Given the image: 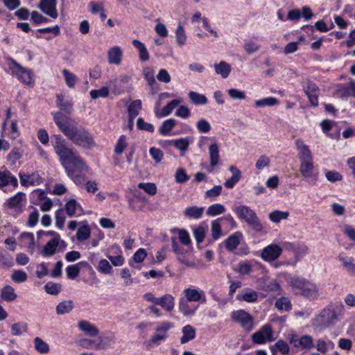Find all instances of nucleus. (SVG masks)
I'll use <instances>...</instances> for the list:
<instances>
[{
    "mask_svg": "<svg viewBox=\"0 0 355 355\" xmlns=\"http://www.w3.org/2000/svg\"><path fill=\"white\" fill-rule=\"evenodd\" d=\"M51 143L68 176L76 184H83L85 179L82 173L87 171V166L77 151L69 147L65 139L60 135H53Z\"/></svg>",
    "mask_w": 355,
    "mask_h": 355,
    "instance_id": "obj_1",
    "label": "nucleus"
},
{
    "mask_svg": "<svg viewBox=\"0 0 355 355\" xmlns=\"http://www.w3.org/2000/svg\"><path fill=\"white\" fill-rule=\"evenodd\" d=\"M20 182L24 187L39 185L42 182V178L37 173L29 175L19 173Z\"/></svg>",
    "mask_w": 355,
    "mask_h": 355,
    "instance_id": "obj_18",
    "label": "nucleus"
},
{
    "mask_svg": "<svg viewBox=\"0 0 355 355\" xmlns=\"http://www.w3.org/2000/svg\"><path fill=\"white\" fill-rule=\"evenodd\" d=\"M141 110V101L140 100L133 101L128 107L129 118L135 119Z\"/></svg>",
    "mask_w": 355,
    "mask_h": 355,
    "instance_id": "obj_47",
    "label": "nucleus"
},
{
    "mask_svg": "<svg viewBox=\"0 0 355 355\" xmlns=\"http://www.w3.org/2000/svg\"><path fill=\"white\" fill-rule=\"evenodd\" d=\"M261 288L266 292H275L277 295L282 291L281 286L275 279H265Z\"/></svg>",
    "mask_w": 355,
    "mask_h": 355,
    "instance_id": "obj_32",
    "label": "nucleus"
},
{
    "mask_svg": "<svg viewBox=\"0 0 355 355\" xmlns=\"http://www.w3.org/2000/svg\"><path fill=\"white\" fill-rule=\"evenodd\" d=\"M23 152L19 148H15L8 155V161L11 164H15L22 157Z\"/></svg>",
    "mask_w": 355,
    "mask_h": 355,
    "instance_id": "obj_62",
    "label": "nucleus"
},
{
    "mask_svg": "<svg viewBox=\"0 0 355 355\" xmlns=\"http://www.w3.org/2000/svg\"><path fill=\"white\" fill-rule=\"evenodd\" d=\"M252 340L254 343L263 344L267 340H272V330L270 324H265L259 331L252 335Z\"/></svg>",
    "mask_w": 355,
    "mask_h": 355,
    "instance_id": "obj_9",
    "label": "nucleus"
},
{
    "mask_svg": "<svg viewBox=\"0 0 355 355\" xmlns=\"http://www.w3.org/2000/svg\"><path fill=\"white\" fill-rule=\"evenodd\" d=\"M234 211L238 218L245 222L256 214V212L250 207L246 205H239L235 207Z\"/></svg>",
    "mask_w": 355,
    "mask_h": 355,
    "instance_id": "obj_21",
    "label": "nucleus"
},
{
    "mask_svg": "<svg viewBox=\"0 0 355 355\" xmlns=\"http://www.w3.org/2000/svg\"><path fill=\"white\" fill-rule=\"evenodd\" d=\"M176 122L173 119L164 121L159 128V132L162 135H166L175 126Z\"/></svg>",
    "mask_w": 355,
    "mask_h": 355,
    "instance_id": "obj_54",
    "label": "nucleus"
},
{
    "mask_svg": "<svg viewBox=\"0 0 355 355\" xmlns=\"http://www.w3.org/2000/svg\"><path fill=\"white\" fill-rule=\"evenodd\" d=\"M44 289L47 293L56 295L60 292L61 285L50 282L45 284Z\"/></svg>",
    "mask_w": 355,
    "mask_h": 355,
    "instance_id": "obj_61",
    "label": "nucleus"
},
{
    "mask_svg": "<svg viewBox=\"0 0 355 355\" xmlns=\"http://www.w3.org/2000/svg\"><path fill=\"white\" fill-rule=\"evenodd\" d=\"M60 244V235H56L44 245L43 254L45 257L53 256L56 251V248Z\"/></svg>",
    "mask_w": 355,
    "mask_h": 355,
    "instance_id": "obj_26",
    "label": "nucleus"
},
{
    "mask_svg": "<svg viewBox=\"0 0 355 355\" xmlns=\"http://www.w3.org/2000/svg\"><path fill=\"white\" fill-rule=\"evenodd\" d=\"M242 239V234L241 232H235L230 235L225 241L224 245L226 249L229 251L234 250L241 242Z\"/></svg>",
    "mask_w": 355,
    "mask_h": 355,
    "instance_id": "obj_25",
    "label": "nucleus"
},
{
    "mask_svg": "<svg viewBox=\"0 0 355 355\" xmlns=\"http://www.w3.org/2000/svg\"><path fill=\"white\" fill-rule=\"evenodd\" d=\"M247 225L255 232H263V225L257 214L245 222Z\"/></svg>",
    "mask_w": 355,
    "mask_h": 355,
    "instance_id": "obj_43",
    "label": "nucleus"
},
{
    "mask_svg": "<svg viewBox=\"0 0 355 355\" xmlns=\"http://www.w3.org/2000/svg\"><path fill=\"white\" fill-rule=\"evenodd\" d=\"M258 293L252 289H247L242 295H238L236 299L247 302H254L258 300Z\"/></svg>",
    "mask_w": 355,
    "mask_h": 355,
    "instance_id": "obj_39",
    "label": "nucleus"
},
{
    "mask_svg": "<svg viewBox=\"0 0 355 355\" xmlns=\"http://www.w3.org/2000/svg\"><path fill=\"white\" fill-rule=\"evenodd\" d=\"M288 216L289 212L279 210L273 211L268 215L269 219L275 223H278L282 220H286L288 218Z\"/></svg>",
    "mask_w": 355,
    "mask_h": 355,
    "instance_id": "obj_45",
    "label": "nucleus"
},
{
    "mask_svg": "<svg viewBox=\"0 0 355 355\" xmlns=\"http://www.w3.org/2000/svg\"><path fill=\"white\" fill-rule=\"evenodd\" d=\"M53 118L60 130L76 146L87 149L95 146L92 135L72 118L60 112L53 113Z\"/></svg>",
    "mask_w": 355,
    "mask_h": 355,
    "instance_id": "obj_4",
    "label": "nucleus"
},
{
    "mask_svg": "<svg viewBox=\"0 0 355 355\" xmlns=\"http://www.w3.org/2000/svg\"><path fill=\"white\" fill-rule=\"evenodd\" d=\"M209 155L210 165L212 167L216 166L219 162V147L216 143L211 144L209 147Z\"/></svg>",
    "mask_w": 355,
    "mask_h": 355,
    "instance_id": "obj_34",
    "label": "nucleus"
},
{
    "mask_svg": "<svg viewBox=\"0 0 355 355\" xmlns=\"http://www.w3.org/2000/svg\"><path fill=\"white\" fill-rule=\"evenodd\" d=\"M182 331L183 334V336L180 338V342L182 344L188 343L189 341L193 340L196 336L195 329L189 324L184 326L182 328Z\"/></svg>",
    "mask_w": 355,
    "mask_h": 355,
    "instance_id": "obj_38",
    "label": "nucleus"
},
{
    "mask_svg": "<svg viewBox=\"0 0 355 355\" xmlns=\"http://www.w3.org/2000/svg\"><path fill=\"white\" fill-rule=\"evenodd\" d=\"M176 42L179 46H183L187 41V35L184 27L179 24L175 31Z\"/></svg>",
    "mask_w": 355,
    "mask_h": 355,
    "instance_id": "obj_59",
    "label": "nucleus"
},
{
    "mask_svg": "<svg viewBox=\"0 0 355 355\" xmlns=\"http://www.w3.org/2000/svg\"><path fill=\"white\" fill-rule=\"evenodd\" d=\"M78 327L81 331L91 337H95L99 334L98 329L87 320L79 321Z\"/></svg>",
    "mask_w": 355,
    "mask_h": 355,
    "instance_id": "obj_22",
    "label": "nucleus"
},
{
    "mask_svg": "<svg viewBox=\"0 0 355 355\" xmlns=\"http://www.w3.org/2000/svg\"><path fill=\"white\" fill-rule=\"evenodd\" d=\"M204 209V207L196 206L189 207L184 211V215L187 218L199 219L202 217Z\"/></svg>",
    "mask_w": 355,
    "mask_h": 355,
    "instance_id": "obj_35",
    "label": "nucleus"
},
{
    "mask_svg": "<svg viewBox=\"0 0 355 355\" xmlns=\"http://www.w3.org/2000/svg\"><path fill=\"white\" fill-rule=\"evenodd\" d=\"M65 209L69 216H73L78 209H81V207L75 199H71L65 205Z\"/></svg>",
    "mask_w": 355,
    "mask_h": 355,
    "instance_id": "obj_55",
    "label": "nucleus"
},
{
    "mask_svg": "<svg viewBox=\"0 0 355 355\" xmlns=\"http://www.w3.org/2000/svg\"><path fill=\"white\" fill-rule=\"evenodd\" d=\"M291 343L295 347L301 346L303 349H310L313 347V340L310 336H302L300 338H292Z\"/></svg>",
    "mask_w": 355,
    "mask_h": 355,
    "instance_id": "obj_24",
    "label": "nucleus"
},
{
    "mask_svg": "<svg viewBox=\"0 0 355 355\" xmlns=\"http://www.w3.org/2000/svg\"><path fill=\"white\" fill-rule=\"evenodd\" d=\"M278 103V100L274 97L265 98L254 101V105L256 107H264L267 106L272 107L277 105Z\"/></svg>",
    "mask_w": 355,
    "mask_h": 355,
    "instance_id": "obj_49",
    "label": "nucleus"
},
{
    "mask_svg": "<svg viewBox=\"0 0 355 355\" xmlns=\"http://www.w3.org/2000/svg\"><path fill=\"white\" fill-rule=\"evenodd\" d=\"M128 143L126 141V137L121 135L117 141V143L114 147V153L116 155H121L127 148Z\"/></svg>",
    "mask_w": 355,
    "mask_h": 355,
    "instance_id": "obj_60",
    "label": "nucleus"
},
{
    "mask_svg": "<svg viewBox=\"0 0 355 355\" xmlns=\"http://www.w3.org/2000/svg\"><path fill=\"white\" fill-rule=\"evenodd\" d=\"M62 73L64 76V81L67 85L69 88H73L78 82V77L75 74L71 73L69 70L66 69L62 71Z\"/></svg>",
    "mask_w": 355,
    "mask_h": 355,
    "instance_id": "obj_42",
    "label": "nucleus"
},
{
    "mask_svg": "<svg viewBox=\"0 0 355 355\" xmlns=\"http://www.w3.org/2000/svg\"><path fill=\"white\" fill-rule=\"evenodd\" d=\"M343 268L350 275H355V259L353 257L340 254L338 257Z\"/></svg>",
    "mask_w": 355,
    "mask_h": 355,
    "instance_id": "obj_20",
    "label": "nucleus"
},
{
    "mask_svg": "<svg viewBox=\"0 0 355 355\" xmlns=\"http://www.w3.org/2000/svg\"><path fill=\"white\" fill-rule=\"evenodd\" d=\"M51 143L68 176L76 184H83L85 179L82 173L87 171V166L77 151L69 147L65 139L60 135H53Z\"/></svg>",
    "mask_w": 355,
    "mask_h": 355,
    "instance_id": "obj_3",
    "label": "nucleus"
},
{
    "mask_svg": "<svg viewBox=\"0 0 355 355\" xmlns=\"http://www.w3.org/2000/svg\"><path fill=\"white\" fill-rule=\"evenodd\" d=\"M11 184L14 187L18 186L17 178L12 176L9 171H0V187Z\"/></svg>",
    "mask_w": 355,
    "mask_h": 355,
    "instance_id": "obj_27",
    "label": "nucleus"
},
{
    "mask_svg": "<svg viewBox=\"0 0 355 355\" xmlns=\"http://www.w3.org/2000/svg\"><path fill=\"white\" fill-rule=\"evenodd\" d=\"M9 69L24 84L30 87L33 85V73L30 69L24 68L13 59L10 61Z\"/></svg>",
    "mask_w": 355,
    "mask_h": 355,
    "instance_id": "obj_7",
    "label": "nucleus"
},
{
    "mask_svg": "<svg viewBox=\"0 0 355 355\" xmlns=\"http://www.w3.org/2000/svg\"><path fill=\"white\" fill-rule=\"evenodd\" d=\"M225 208L222 204H214L208 207L207 209V214L211 216H215L225 213Z\"/></svg>",
    "mask_w": 355,
    "mask_h": 355,
    "instance_id": "obj_56",
    "label": "nucleus"
},
{
    "mask_svg": "<svg viewBox=\"0 0 355 355\" xmlns=\"http://www.w3.org/2000/svg\"><path fill=\"white\" fill-rule=\"evenodd\" d=\"M56 3L57 0H41L38 8L46 15L56 19L58 16Z\"/></svg>",
    "mask_w": 355,
    "mask_h": 355,
    "instance_id": "obj_14",
    "label": "nucleus"
},
{
    "mask_svg": "<svg viewBox=\"0 0 355 355\" xmlns=\"http://www.w3.org/2000/svg\"><path fill=\"white\" fill-rule=\"evenodd\" d=\"M132 44L139 52V58L140 60L142 62L148 61L150 58V55L145 44L138 40H134L132 41Z\"/></svg>",
    "mask_w": 355,
    "mask_h": 355,
    "instance_id": "obj_31",
    "label": "nucleus"
},
{
    "mask_svg": "<svg viewBox=\"0 0 355 355\" xmlns=\"http://www.w3.org/2000/svg\"><path fill=\"white\" fill-rule=\"evenodd\" d=\"M304 90L307 95L311 105L313 106H317L318 105L320 89L316 84L313 82L308 81L306 85L304 86Z\"/></svg>",
    "mask_w": 355,
    "mask_h": 355,
    "instance_id": "obj_15",
    "label": "nucleus"
},
{
    "mask_svg": "<svg viewBox=\"0 0 355 355\" xmlns=\"http://www.w3.org/2000/svg\"><path fill=\"white\" fill-rule=\"evenodd\" d=\"M91 234L90 228L88 225L80 227L76 233L77 239L79 241H83L89 239Z\"/></svg>",
    "mask_w": 355,
    "mask_h": 355,
    "instance_id": "obj_57",
    "label": "nucleus"
},
{
    "mask_svg": "<svg viewBox=\"0 0 355 355\" xmlns=\"http://www.w3.org/2000/svg\"><path fill=\"white\" fill-rule=\"evenodd\" d=\"M185 299L189 302L205 301V292L197 288H188L184 290Z\"/></svg>",
    "mask_w": 355,
    "mask_h": 355,
    "instance_id": "obj_17",
    "label": "nucleus"
},
{
    "mask_svg": "<svg viewBox=\"0 0 355 355\" xmlns=\"http://www.w3.org/2000/svg\"><path fill=\"white\" fill-rule=\"evenodd\" d=\"M189 98L195 105H205L207 103V97L196 92H190L189 93Z\"/></svg>",
    "mask_w": 355,
    "mask_h": 355,
    "instance_id": "obj_52",
    "label": "nucleus"
},
{
    "mask_svg": "<svg viewBox=\"0 0 355 355\" xmlns=\"http://www.w3.org/2000/svg\"><path fill=\"white\" fill-rule=\"evenodd\" d=\"M73 308L72 300H64L60 302L56 306V313L58 315H64L69 313Z\"/></svg>",
    "mask_w": 355,
    "mask_h": 355,
    "instance_id": "obj_40",
    "label": "nucleus"
},
{
    "mask_svg": "<svg viewBox=\"0 0 355 355\" xmlns=\"http://www.w3.org/2000/svg\"><path fill=\"white\" fill-rule=\"evenodd\" d=\"M51 143L68 176L76 184H83L85 179L82 173L87 171V166L77 151L69 147L65 139L60 135H53Z\"/></svg>",
    "mask_w": 355,
    "mask_h": 355,
    "instance_id": "obj_2",
    "label": "nucleus"
},
{
    "mask_svg": "<svg viewBox=\"0 0 355 355\" xmlns=\"http://www.w3.org/2000/svg\"><path fill=\"white\" fill-rule=\"evenodd\" d=\"M180 101L175 99L168 103L166 105H165L162 111L155 110V115L157 117L160 118L163 116H168L172 111L174 110L180 104Z\"/></svg>",
    "mask_w": 355,
    "mask_h": 355,
    "instance_id": "obj_33",
    "label": "nucleus"
},
{
    "mask_svg": "<svg viewBox=\"0 0 355 355\" xmlns=\"http://www.w3.org/2000/svg\"><path fill=\"white\" fill-rule=\"evenodd\" d=\"M20 239L31 251L34 250L35 240L33 234L30 232H24L20 235Z\"/></svg>",
    "mask_w": 355,
    "mask_h": 355,
    "instance_id": "obj_51",
    "label": "nucleus"
},
{
    "mask_svg": "<svg viewBox=\"0 0 355 355\" xmlns=\"http://www.w3.org/2000/svg\"><path fill=\"white\" fill-rule=\"evenodd\" d=\"M109 89L107 87H103L99 89H93L90 92V96L92 99H97L99 97H107L109 94Z\"/></svg>",
    "mask_w": 355,
    "mask_h": 355,
    "instance_id": "obj_63",
    "label": "nucleus"
},
{
    "mask_svg": "<svg viewBox=\"0 0 355 355\" xmlns=\"http://www.w3.org/2000/svg\"><path fill=\"white\" fill-rule=\"evenodd\" d=\"M233 320L241 324L245 330L250 331L252 328V317L244 310H239L232 313Z\"/></svg>",
    "mask_w": 355,
    "mask_h": 355,
    "instance_id": "obj_10",
    "label": "nucleus"
},
{
    "mask_svg": "<svg viewBox=\"0 0 355 355\" xmlns=\"http://www.w3.org/2000/svg\"><path fill=\"white\" fill-rule=\"evenodd\" d=\"M122 51L119 46L111 48L107 53L108 62L110 64H119L121 61Z\"/></svg>",
    "mask_w": 355,
    "mask_h": 355,
    "instance_id": "obj_30",
    "label": "nucleus"
},
{
    "mask_svg": "<svg viewBox=\"0 0 355 355\" xmlns=\"http://www.w3.org/2000/svg\"><path fill=\"white\" fill-rule=\"evenodd\" d=\"M282 249L276 244H271L264 248L261 252V258L267 261L276 260L282 254Z\"/></svg>",
    "mask_w": 355,
    "mask_h": 355,
    "instance_id": "obj_13",
    "label": "nucleus"
},
{
    "mask_svg": "<svg viewBox=\"0 0 355 355\" xmlns=\"http://www.w3.org/2000/svg\"><path fill=\"white\" fill-rule=\"evenodd\" d=\"M26 200L25 193L18 192L7 200L6 205L8 209H13L16 212L19 213L22 211L25 206Z\"/></svg>",
    "mask_w": 355,
    "mask_h": 355,
    "instance_id": "obj_11",
    "label": "nucleus"
},
{
    "mask_svg": "<svg viewBox=\"0 0 355 355\" xmlns=\"http://www.w3.org/2000/svg\"><path fill=\"white\" fill-rule=\"evenodd\" d=\"M288 284L294 294L300 295L309 300H315L320 295L317 284L304 277H292L289 279Z\"/></svg>",
    "mask_w": 355,
    "mask_h": 355,
    "instance_id": "obj_5",
    "label": "nucleus"
},
{
    "mask_svg": "<svg viewBox=\"0 0 355 355\" xmlns=\"http://www.w3.org/2000/svg\"><path fill=\"white\" fill-rule=\"evenodd\" d=\"M273 355H275L277 352H281L282 354L286 355L289 352V347L288 344L284 340H278L274 345L270 347Z\"/></svg>",
    "mask_w": 355,
    "mask_h": 355,
    "instance_id": "obj_44",
    "label": "nucleus"
},
{
    "mask_svg": "<svg viewBox=\"0 0 355 355\" xmlns=\"http://www.w3.org/2000/svg\"><path fill=\"white\" fill-rule=\"evenodd\" d=\"M155 305H159L166 311L171 312L175 306V299L171 294H166L157 298Z\"/></svg>",
    "mask_w": 355,
    "mask_h": 355,
    "instance_id": "obj_23",
    "label": "nucleus"
},
{
    "mask_svg": "<svg viewBox=\"0 0 355 355\" xmlns=\"http://www.w3.org/2000/svg\"><path fill=\"white\" fill-rule=\"evenodd\" d=\"M214 69L217 74L220 75L223 78H226L230 73L231 67L227 62L221 61L218 64H214Z\"/></svg>",
    "mask_w": 355,
    "mask_h": 355,
    "instance_id": "obj_37",
    "label": "nucleus"
},
{
    "mask_svg": "<svg viewBox=\"0 0 355 355\" xmlns=\"http://www.w3.org/2000/svg\"><path fill=\"white\" fill-rule=\"evenodd\" d=\"M222 220H228L230 223H234V218L230 215H227L224 217L218 218L211 222V236L214 241L218 240L222 236V230L220 221Z\"/></svg>",
    "mask_w": 355,
    "mask_h": 355,
    "instance_id": "obj_16",
    "label": "nucleus"
},
{
    "mask_svg": "<svg viewBox=\"0 0 355 355\" xmlns=\"http://www.w3.org/2000/svg\"><path fill=\"white\" fill-rule=\"evenodd\" d=\"M295 146L298 150V157L300 162L313 159L309 146H306L303 141L300 139L296 140Z\"/></svg>",
    "mask_w": 355,
    "mask_h": 355,
    "instance_id": "obj_19",
    "label": "nucleus"
},
{
    "mask_svg": "<svg viewBox=\"0 0 355 355\" xmlns=\"http://www.w3.org/2000/svg\"><path fill=\"white\" fill-rule=\"evenodd\" d=\"M344 311L343 304L327 306L315 318L314 324L322 329L334 325L343 318Z\"/></svg>",
    "mask_w": 355,
    "mask_h": 355,
    "instance_id": "obj_6",
    "label": "nucleus"
},
{
    "mask_svg": "<svg viewBox=\"0 0 355 355\" xmlns=\"http://www.w3.org/2000/svg\"><path fill=\"white\" fill-rule=\"evenodd\" d=\"M34 347L40 354H47L50 351L49 345L40 337L34 338Z\"/></svg>",
    "mask_w": 355,
    "mask_h": 355,
    "instance_id": "obj_46",
    "label": "nucleus"
},
{
    "mask_svg": "<svg viewBox=\"0 0 355 355\" xmlns=\"http://www.w3.org/2000/svg\"><path fill=\"white\" fill-rule=\"evenodd\" d=\"M1 297L6 302H12L17 299V295L15 292V289L9 285L5 286L1 291Z\"/></svg>",
    "mask_w": 355,
    "mask_h": 355,
    "instance_id": "obj_36",
    "label": "nucleus"
},
{
    "mask_svg": "<svg viewBox=\"0 0 355 355\" xmlns=\"http://www.w3.org/2000/svg\"><path fill=\"white\" fill-rule=\"evenodd\" d=\"M171 145L175 146L177 149L180 150L182 152H185L187 150L189 144L190 139L188 137L180 138L178 139H173L168 141Z\"/></svg>",
    "mask_w": 355,
    "mask_h": 355,
    "instance_id": "obj_41",
    "label": "nucleus"
},
{
    "mask_svg": "<svg viewBox=\"0 0 355 355\" xmlns=\"http://www.w3.org/2000/svg\"><path fill=\"white\" fill-rule=\"evenodd\" d=\"M143 75L146 80L148 84L153 87L154 84L156 83L155 79V72L154 70L149 67H146L143 69Z\"/></svg>",
    "mask_w": 355,
    "mask_h": 355,
    "instance_id": "obj_58",
    "label": "nucleus"
},
{
    "mask_svg": "<svg viewBox=\"0 0 355 355\" xmlns=\"http://www.w3.org/2000/svg\"><path fill=\"white\" fill-rule=\"evenodd\" d=\"M56 107L64 115L70 114L73 111V103L64 93L56 94Z\"/></svg>",
    "mask_w": 355,
    "mask_h": 355,
    "instance_id": "obj_12",
    "label": "nucleus"
},
{
    "mask_svg": "<svg viewBox=\"0 0 355 355\" xmlns=\"http://www.w3.org/2000/svg\"><path fill=\"white\" fill-rule=\"evenodd\" d=\"M313 159L300 162V171L304 178H311L313 175Z\"/></svg>",
    "mask_w": 355,
    "mask_h": 355,
    "instance_id": "obj_29",
    "label": "nucleus"
},
{
    "mask_svg": "<svg viewBox=\"0 0 355 355\" xmlns=\"http://www.w3.org/2000/svg\"><path fill=\"white\" fill-rule=\"evenodd\" d=\"M173 327V324L169 322H159L150 338L151 343L157 345H159L161 342L168 338V331Z\"/></svg>",
    "mask_w": 355,
    "mask_h": 355,
    "instance_id": "obj_8",
    "label": "nucleus"
},
{
    "mask_svg": "<svg viewBox=\"0 0 355 355\" xmlns=\"http://www.w3.org/2000/svg\"><path fill=\"white\" fill-rule=\"evenodd\" d=\"M196 128L200 133H208L211 130V125L206 119H200L196 123Z\"/></svg>",
    "mask_w": 355,
    "mask_h": 355,
    "instance_id": "obj_64",
    "label": "nucleus"
},
{
    "mask_svg": "<svg viewBox=\"0 0 355 355\" xmlns=\"http://www.w3.org/2000/svg\"><path fill=\"white\" fill-rule=\"evenodd\" d=\"M28 330V324L24 322L14 323L11 326V334L14 336H17L23 333L26 332Z\"/></svg>",
    "mask_w": 355,
    "mask_h": 355,
    "instance_id": "obj_50",
    "label": "nucleus"
},
{
    "mask_svg": "<svg viewBox=\"0 0 355 355\" xmlns=\"http://www.w3.org/2000/svg\"><path fill=\"white\" fill-rule=\"evenodd\" d=\"M187 299L181 298L179 302V309L184 316L193 315L196 309L190 307Z\"/></svg>",
    "mask_w": 355,
    "mask_h": 355,
    "instance_id": "obj_48",
    "label": "nucleus"
},
{
    "mask_svg": "<svg viewBox=\"0 0 355 355\" xmlns=\"http://www.w3.org/2000/svg\"><path fill=\"white\" fill-rule=\"evenodd\" d=\"M229 169L232 172V175L225 182L224 185L226 188L231 189L240 180L241 173L234 166H230Z\"/></svg>",
    "mask_w": 355,
    "mask_h": 355,
    "instance_id": "obj_28",
    "label": "nucleus"
},
{
    "mask_svg": "<svg viewBox=\"0 0 355 355\" xmlns=\"http://www.w3.org/2000/svg\"><path fill=\"white\" fill-rule=\"evenodd\" d=\"M275 307L279 310L288 311L291 309L292 305L289 299L286 297H282L278 299L275 304Z\"/></svg>",
    "mask_w": 355,
    "mask_h": 355,
    "instance_id": "obj_53",
    "label": "nucleus"
}]
</instances>
